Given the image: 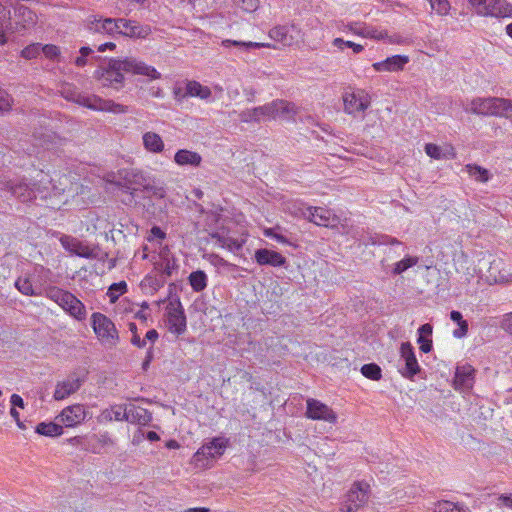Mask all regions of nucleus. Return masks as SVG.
<instances>
[{
	"mask_svg": "<svg viewBox=\"0 0 512 512\" xmlns=\"http://www.w3.org/2000/svg\"><path fill=\"white\" fill-rule=\"evenodd\" d=\"M38 184L31 187L24 179L0 181V189L11 192L21 202H29L40 197L41 199H52L61 196L70 182L66 176L59 178V185L55 184V176L48 177V174L40 171L37 174Z\"/></svg>",
	"mask_w": 512,
	"mask_h": 512,
	"instance_id": "1",
	"label": "nucleus"
},
{
	"mask_svg": "<svg viewBox=\"0 0 512 512\" xmlns=\"http://www.w3.org/2000/svg\"><path fill=\"white\" fill-rule=\"evenodd\" d=\"M123 73L146 76L150 80L161 78L156 68L134 57L111 59L107 68L97 71V77L103 86L118 89L124 82Z\"/></svg>",
	"mask_w": 512,
	"mask_h": 512,
	"instance_id": "2",
	"label": "nucleus"
},
{
	"mask_svg": "<svg viewBox=\"0 0 512 512\" xmlns=\"http://www.w3.org/2000/svg\"><path fill=\"white\" fill-rule=\"evenodd\" d=\"M61 96L67 101L77 103L94 111L109 112L113 114H125L129 111L128 106L116 103L112 100L103 99L97 95L84 94L71 84H65L60 90Z\"/></svg>",
	"mask_w": 512,
	"mask_h": 512,
	"instance_id": "3",
	"label": "nucleus"
},
{
	"mask_svg": "<svg viewBox=\"0 0 512 512\" xmlns=\"http://www.w3.org/2000/svg\"><path fill=\"white\" fill-rule=\"evenodd\" d=\"M44 296L55 302L73 319L77 321H84L87 318L85 305L70 291L57 286H47L44 289Z\"/></svg>",
	"mask_w": 512,
	"mask_h": 512,
	"instance_id": "4",
	"label": "nucleus"
},
{
	"mask_svg": "<svg viewBox=\"0 0 512 512\" xmlns=\"http://www.w3.org/2000/svg\"><path fill=\"white\" fill-rule=\"evenodd\" d=\"M109 183L124 187L127 190L137 191L140 189H150L151 177L148 173L137 168H123L117 173L107 174L105 177Z\"/></svg>",
	"mask_w": 512,
	"mask_h": 512,
	"instance_id": "5",
	"label": "nucleus"
},
{
	"mask_svg": "<svg viewBox=\"0 0 512 512\" xmlns=\"http://www.w3.org/2000/svg\"><path fill=\"white\" fill-rule=\"evenodd\" d=\"M291 212L298 217L308 219L310 222L323 227H333L338 224V217L329 209L323 207L307 206L301 201L292 204Z\"/></svg>",
	"mask_w": 512,
	"mask_h": 512,
	"instance_id": "6",
	"label": "nucleus"
},
{
	"mask_svg": "<svg viewBox=\"0 0 512 512\" xmlns=\"http://www.w3.org/2000/svg\"><path fill=\"white\" fill-rule=\"evenodd\" d=\"M91 325L94 333L104 346L113 348L118 344V330L112 320L106 315L100 312L93 313L91 316Z\"/></svg>",
	"mask_w": 512,
	"mask_h": 512,
	"instance_id": "7",
	"label": "nucleus"
},
{
	"mask_svg": "<svg viewBox=\"0 0 512 512\" xmlns=\"http://www.w3.org/2000/svg\"><path fill=\"white\" fill-rule=\"evenodd\" d=\"M507 105H510L509 99L505 98H477L471 101L469 110L479 115L503 117L506 115Z\"/></svg>",
	"mask_w": 512,
	"mask_h": 512,
	"instance_id": "8",
	"label": "nucleus"
},
{
	"mask_svg": "<svg viewBox=\"0 0 512 512\" xmlns=\"http://www.w3.org/2000/svg\"><path fill=\"white\" fill-rule=\"evenodd\" d=\"M166 327L176 337L183 335L187 330V319L183 305L179 299L172 300L166 307Z\"/></svg>",
	"mask_w": 512,
	"mask_h": 512,
	"instance_id": "9",
	"label": "nucleus"
},
{
	"mask_svg": "<svg viewBox=\"0 0 512 512\" xmlns=\"http://www.w3.org/2000/svg\"><path fill=\"white\" fill-rule=\"evenodd\" d=\"M228 441L223 437L213 438L210 442L202 445L193 456V461L197 467H207L209 461L223 455Z\"/></svg>",
	"mask_w": 512,
	"mask_h": 512,
	"instance_id": "10",
	"label": "nucleus"
},
{
	"mask_svg": "<svg viewBox=\"0 0 512 512\" xmlns=\"http://www.w3.org/2000/svg\"><path fill=\"white\" fill-rule=\"evenodd\" d=\"M338 30L343 33H352L354 35L373 39V40H384L387 38V31L380 27L372 26L361 21H352L348 23L341 22L337 26Z\"/></svg>",
	"mask_w": 512,
	"mask_h": 512,
	"instance_id": "11",
	"label": "nucleus"
},
{
	"mask_svg": "<svg viewBox=\"0 0 512 512\" xmlns=\"http://www.w3.org/2000/svg\"><path fill=\"white\" fill-rule=\"evenodd\" d=\"M370 486L366 482H356L352 485L343 503L342 512H357L369 500Z\"/></svg>",
	"mask_w": 512,
	"mask_h": 512,
	"instance_id": "12",
	"label": "nucleus"
},
{
	"mask_svg": "<svg viewBox=\"0 0 512 512\" xmlns=\"http://www.w3.org/2000/svg\"><path fill=\"white\" fill-rule=\"evenodd\" d=\"M86 29L90 33L115 37L117 35V18L102 17L98 15L89 16L85 22Z\"/></svg>",
	"mask_w": 512,
	"mask_h": 512,
	"instance_id": "13",
	"label": "nucleus"
},
{
	"mask_svg": "<svg viewBox=\"0 0 512 512\" xmlns=\"http://www.w3.org/2000/svg\"><path fill=\"white\" fill-rule=\"evenodd\" d=\"M117 26V35L131 39H146L152 31L149 25L126 18H117Z\"/></svg>",
	"mask_w": 512,
	"mask_h": 512,
	"instance_id": "14",
	"label": "nucleus"
},
{
	"mask_svg": "<svg viewBox=\"0 0 512 512\" xmlns=\"http://www.w3.org/2000/svg\"><path fill=\"white\" fill-rule=\"evenodd\" d=\"M87 411L82 404H73L65 407L57 416V422L67 428H73L85 421Z\"/></svg>",
	"mask_w": 512,
	"mask_h": 512,
	"instance_id": "15",
	"label": "nucleus"
},
{
	"mask_svg": "<svg viewBox=\"0 0 512 512\" xmlns=\"http://www.w3.org/2000/svg\"><path fill=\"white\" fill-rule=\"evenodd\" d=\"M269 37L284 46H291L301 39V30L294 24L278 25L269 31Z\"/></svg>",
	"mask_w": 512,
	"mask_h": 512,
	"instance_id": "16",
	"label": "nucleus"
},
{
	"mask_svg": "<svg viewBox=\"0 0 512 512\" xmlns=\"http://www.w3.org/2000/svg\"><path fill=\"white\" fill-rule=\"evenodd\" d=\"M344 111L351 115L363 113L371 103L370 96L364 91L346 92L343 95Z\"/></svg>",
	"mask_w": 512,
	"mask_h": 512,
	"instance_id": "17",
	"label": "nucleus"
},
{
	"mask_svg": "<svg viewBox=\"0 0 512 512\" xmlns=\"http://www.w3.org/2000/svg\"><path fill=\"white\" fill-rule=\"evenodd\" d=\"M400 357L404 361V368L400 369V373L407 379L413 377L420 371L414 348L410 342H403L400 346Z\"/></svg>",
	"mask_w": 512,
	"mask_h": 512,
	"instance_id": "18",
	"label": "nucleus"
},
{
	"mask_svg": "<svg viewBox=\"0 0 512 512\" xmlns=\"http://www.w3.org/2000/svg\"><path fill=\"white\" fill-rule=\"evenodd\" d=\"M306 415L310 419L323 420L330 424H334L337 421L336 413L329 406L312 398L307 400Z\"/></svg>",
	"mask_w": 512,
	"mask_h": 512,
	"instance_id": "19",
	"label": "nucleus"
},
{
	"mask_svg": "<svg viewBox=\"0 0 512 512\" xmlns=\"http://www.w3.org/2000/svg\"><path fill=\"white\" fill-rule=\"evenodd\" d=\"M84 382V378L79 377L76 373L70 374L62 381H58L53 393V398L57 401L64 400L70 395L76 393Z\"/></svg>",
	"mask_w": 512,
	"mask_h": 512,
	"instance_id": "20",
	"label": "nucleus"
},
{
	"mask_svg": "<svg viewBox=\"0 0 512 512\" xmlns=\"http://www.w3.org/2000/svg\"><path fill=\"white\" fill-rule=\"evenodd\" d=\"M155 269L165 278L177 273L179 264L168 247H163L159 252V260L155 263Z\"/></svg>",
	"mask_w": 512,
	"mask_h": 512,
	"instance_id": "21",
	"label": "nucleus"
},
{
	"mask_svg": "<svg viewBox=\"0 0 512 512\" xmlns=\"http://www.w3.org/2000/svg\"><path fill=\"white\" fill-rule=\"evenodd\" d=\"M254 260L260 266L283 267L287 263L281 253L267 248L257 249L254 253Z\"/></svg>",
	"mask_w": 512,
	"mask_h": 512,
	"instance_id": "22",
	"label": "nucleus"
},
{
	"mask_svg": "<svg viewBox=\"0 0 512 512\" xmlns=\"http://www.w3.org/2000/svg\"><path fill=\"white\" fill-rule=\"evenodd\" d=\"M408 62L409 57L406 55H393L373 63L372 67L376 72H398L402 71Z\"/></svg>",
	"mask_w": 512,
	"mask_h": 512,
	"instance_id": "23",
	"label": "nucleus"
},
{
	"mask_svg": "<svg viewBox=\"0 0 512 512\" xmlns=\"http://www.w3.org/2000/svg\"><path fill=\"white\" fill-rule=\"evenodd\" d=\"M482 17L512 18V4L507 0H490Z\"/></svg>",
	"mask_w": 512,
	"mask_h": 512,
	"instance_id": "24",
	"label": "nucleus"
},
{
	"mask_svg": "<svg viewBox=\"0 0 512 512\" xmlns=\"http://www.w3.org/2000/svg\"><path fill=\"white\" fill-rule=\"evenodd\" d=\"M488 272L496 283H512V266H505L502 259L491 261Z\"/></svg>",
	"mask_w": 512,
	"mask_h": 512,
	"instance_id": "25",
	"label": "nucleus"
},
{
	"mask_svg": "<svg viewBox=\"0 0 512 512\" xmlns=\"http://www.w3.org/2000/svg\"><path fill=\"white\" fill-rule=\"evenodd\" d=\"M60 242L66 251L76 256L87 259L93 256L92 249L88 245L84 244L83 242L79 241L74 237L63 236L61 237Z\"/></svg>",
	"mask_w": 512,
	"mask_h": 512,
	"instance_id": "26",
	"label": "nucleus"
},
{
	"mask_svg": "<svg viewBox=\"0 0 512 512\" xmlns=\"http://www.w3.org/2000/svg\"><path fill=\"white\" fill-rule=\"evenodd\" d=\"M271 112H270V118L271 119H290L296 114V107L293 103H290L286 100H274L270 102Z\"/></svg>",
	"mask_w": 512,
	"mask_h": 512,
	"instance_id": "27",
	"label": "nucleus"
},
{
	"mask_svg": "<svg viewBox=\"0 0 512 512\" xmlns=\"http://www.w3.org/2000/svg\"><path fill=\"white\" fill-rule=\"evenodd\" d=\"M9 0H0V45L7 43V34L12 30Z\"/></svg>",
	"mask_w": 512,
	"mask_h": 512,
	"instance_id": "28",
	"label": "nucleus"
},
{
	"mask_svg": "<svg viewBox=\"0 0 512 512\" xmlns=\"http://www.w3.org/2000/svg\"><path fill=\"white\" fill-rule=\"evenodd\" d=\"M152 420V414L145 408L128 405L126 406V421L140 426L148 425Z\"/></svg>",
	"mask_w": 512,
	"mask_h": 512,
	"instance_id": "29",
	"label": "nucleus"
},
{
	"mask_svg": "<svg viewBox=\"0 0 512 512\" xmlns=\"http://www.w3.org/2000/svg\"><path fill=\"white\" fill-rule=\"evenodd\" d=\"M271 107L270 103L262 106L246 109L241 112L240 119L242 122H260L261 120H271L270 118Z\"/></svg>",
	"mask_w": 512,
	"mask_h": 512,
	"instance_id": "30",
	"label": "nucleus"
},
{
	"mask_svg": "<svg viewBox=\"0 0 512 512\" xmlns=\"http://www.w3.org/2000/svg\"><path fill=\"white\" fill-rule=\"evenodd\" d=\"M174 162L180 167H199L202 156L195 151L179 149L174 155Z\"/></svg>",
	"mask_w": 512,
	"mask_h": 512,
	"instance_id": "31",
	"label": "nucleus"
},
{
	"mask_svg": "<svg viewBox=\"0 0 512 512\" xmlns=\"http://www.w3.org/2000/svg\"><path fill=\"white\" fill-rule=\"evenodd\" d=\"M474 380V369L469 365L457 367L454 377L456 389L467 390L472 388Z\"/></svg>",
	"mask_w": 512,
	"mask_h": 512,
	"instance_id": "32",
	"label": "nucleus"
},
{
	"mask_svg": "<svg viewBox=\"0 0 512 512\" xmlns=\"http://www.w3.org/2000/svg\"><path fill=\"white\" fill-rule=\"evenodd\" d=\"M142 145L144 149L153 154H159L164 151L165 144L162 137L153 131H147L142 135Z\"/></svg>",
	"mask_w": 512,
	"mask_h": 512,
	"instance_id": "33",
	"label": "nucleus"
},
{
	"mask_svg": "<svg viewBox=\"0 0 512 512\" xmlns=\"http://www.w3.org/2000/svg\"><path fill=\"white\" fill-rule=\"evenodd\" d=\"M212 92L208 86H204L198 81L191 80L186 82V87L182 97H197L202 100H209Z\"/></svg>",
	"mask_w": 512,
	"mask_h": 512,
	"instance_id": "34",
	"label": "nucleus"
},
{
	"mask_svg": "<svg viewBox=\"0 0 512 512\" xmlns=\"http://www.w3.org/2000/svg\"><path fill=\"white\" fill-rule=\"evenodd\" d=\"M432 325L426 323L418 328L417 343L423 353H429L432 350Z\"/></svg>",
	"mask_w": 512,
	"mask_h": 512,
	"instance_id": "35",
	"label": "nucleus"
},
{
	"mask_svg": "<svg viewBox=\"0 0 512 512\" xmlns=\"http://www.w3.org/2000/svg\"><path fill=\"white\" fill-rule=\"evenodd\" d=\"M100 422L126 421V406L113 405L101 412Z\"/></svg>",
	"mask_w": 512,
	"mask_h": 512,
	"instance_id": "36",
	"label": "nucleus"
},
{
	"mask_svg": "<svg viewBox=\"0 0 512 512\" xmlns=\"http://www.w3.org/2000/svg\"><path fill=\"white\" fill-rule=\"evenodd\" d=\"M188 283L194 292H201L208 285V276L203 270H196L188 276Z\"/></svg>",
	"mask_w": 512,
	"mask_h": 512,
	"instance_id": "37",
	"label": "nucleus"
},
{
	"mask_svg": "<svg viewBox=\"0 0 512 512\" xmlns=\"http://www.w3.org/2000/svg\"><path fill=\"white\" fill-rule=\"evenodd\" d=\"M211 236L216 240L217 246L232 252L240 250L244 244V241L220 235L219 233H214Z\"/></svg>",
	"mask_w": 512,
	"mask_h": 512,
	"instance_id": "38",
	"label": "nucleus"
},
{
	"mask_svg": "<svg viewBox=\"0 0 512 512\" xmlns=\"http://www.w3.org/2000/svg\"><path fill=\"white\" fill-rule=\"evenodd\" d=\"M15 287L19 292L26 296H40L44 292L37 286H34L29 278H18L15 281Z\"/></svg>",
	"mask_w": 512,
	"mask_h": 512,
	"instance_id": "39",
	"label": "nucleus"
},
{
	"mask_svg": "<svg viewBox=\"0 0 512 512\" xmlns=\"http://www.w3.org/2000/svg\"><path fill=\"white\" fill-rule=\"evenodd\" d=\"M36 432L48 437L60 436L63 434V426L59 422H41L37 425Z\"/></svg>",
	"mask_w": 512,
	"mask_h": 512,
	"instance_id": "40",
	"label": "nucleus"
},
{
	"mask_svg": "<svg viewBox=\"0 0 512 512\" xmlns=\"http://www.w3.org/2000/svg\"><path fill=\"white\" fill-rule=\"evenodd\" d=\"M165 282L166 278L163 277L162 275H148L141 281V287L145 292L153 294L156 291H158L161 287H163Z\"/></svg>",
	"mask_w": 512,
	"mask_h": 512,
	"instance_id": "41",
	"label": "nucleus"
},
{
	"mask_svg": "<svg viewBox=\"0 0 512 512\" xmlns=\"http://www.w3.org/2000/svg\"><path fill=\"white\" fill-rule=\"evenodd\" d=\"M464 169L471 178L481 183L489 181L491 177L490 172L486 168L477 164H467Z\"/></svg>",
	"mask_w": 512,
	"mask_h": 512,
	"instance_id": "42",
	"label": "nucleus"
},
{
	"mask_svg": "<svg viewBox=\"0 0 512 512\" xmlns=\"http://www.w3.org/2000/svg\"><path fill=\"white\" fill-rule=\"evenodd\" d=\"M468 510V507L462 503L447 500L437 502L434 507V512H468Z\"/></svg>",
	"mask_w": 512,
	"mask_h": 512,
	"instance_id": "43",
	"label": "nucleus"
},
{
	"mask_svg": "<svg viewBox=\"0 0 512 512\" xmlns=\"http://www.w3.org/2000/svg\"><path fill=\"white\" fill-rule=\"evenodd\" d=\"M221 45L225 48H229L231 46H234L242 51H248L251 48H260V47H270L268 44L258 43V42H244V41H236V40H230L225 39L221 42Z\"/></svg>",
	"mask_w": 512,
	"mask_h": 512,
	"instance_id": "44",
	"label": "nucleus"
},
{
	"mask_svg": "<svg viewBox=\"0 0 512 512\" xmlns=\"http://www.w3.org/2000/svg\"><path fill=\"white\" fill-rule=\"evenodd\" d=\"M15 14L16 16H20L23 18V23H21V27L23 29H26L27 27L35 24L36 22L35 13L24 5H19L15 7Z\"/></svg>",
	"mask_w": 512,
	"mask_h": 512,
	"instance_id": "45",
	"label": "nucleus"
},
{
	"mask_svg": "<svg viewBox=\"0 0 512 512\" xmlns=\"http://www.w3.org/2000/svg\"><path fill=\"white\" fill-rule=\"evenodd\" d=\"M419 262V258L416 256H406L402 260L396 262L393 267V274L399 275L415 266Z\"/></svg>",
	"mask_w": 512,
	"mask_h": 512,
	"instance_id": "46",
	"label": "nucleus"
},
{
	"mask_svg": "<svg viewBox=\"0 0 512 512\" xmlns=\"http://www.w3.org/2000/svg\"><path fill=\"white\" fill-rule=\"evenodd\" d=\"M34 273L37 276L38 282L40 286L43 287V290L48 286V283H55L53 280V274L50 269L45 268L43 266H36L34 269Z\"/></svg>",
	"mask_w": 512,
	"mask_h": 512,
	"instance_id": "47",
	"label": "nucleus"
},
{
	"mask_svg": "<svg viewBox=\"0 0 512 512\" xmlns=\"http://www.w3.org/2000/svg\"><path fill=\"white\" fill-rule=\"evenodd\" d=\"M369 243L372 245L402 246V243L398 239L385 234H375L374 236H371Z\"/></svg>",
	"mask_w": 512,
	"mask_h": 512,
	"instance_id": "48",
	"label": "nucleus"
},
{
	"mask_svg": "<svg viewBox=\"0 0 512 512\" xmlns=\"http://www.w3.org/2000/svg\"><path fill=\"white\" fill-rule=\"evenodd\" d=\"M431 10L439 16H446L449 14L451 4L449 0H428Z\"/></svg>",
	"mask_w": 512,
	"mask_h": 512,
	"instance_id": "49",
	"label": "nucleus"
},
{
	"mask_svg": "<svg viewBox=\"0 0 512 512\" xmlns=\"http://www.w3.org/2000/svg\"><path fill=\"white\" fill-rule=\"evenodd\" d=\"M361 373L368 379L379 380L382 376L381 368L375 363L365 364L361 367Z\"/></svg>",
	"mask_w": 512,
	"mask_h": 512,
	"instance_id": "50",
	"label": "nucleus"
},
{
	"mask_svg": "<svg viewBox=\"0 0 512 512\" xmlns=\"http://www.w3.org/2000/svg\"><path fill=\"white\" fill-rule=\"evenodd\" d=\"M127 291V283L125 281H120L117 283H113L108 289V296L111 302L116 301L121 295H123Z\"/></svg>",
	"mask_w": 512,
	"mask_h": 512,
	"instance_id": "51",
	"label": "nucleus"
},
{
	"mask_svg": "<svg viewBox=\"0 0 512 512\" xmlns=\"http://www.w3.org/2000/svg\"><path fill=\"white\" fill-rule=\"evenodd\" d=\"M41 52L45 55L46 58L51 60H57L58 62L62 61L60 56V49L56 45L47 44L41 45Z\"/></svg>",
	"mask_w": 512,
	"mask_h": 512,
	"instance_id": "52",
	"label": "nucleus"
},
{
	"mask_svg": "<svg viewBox=\"0 0 512 512\" xmlns=\"http://www.w3.org/2000/svg\"><path fill=\"white\" fill-rule=\"evenodd\" d=\"M233 4L245 12H254L259 6V0H232Z\"/></svg>",
	"mask_w": 512,
	"mask_h": 512,
	"instance_id": "53",
	"label": "nucleus"
},
{
	"mask_svg": "<svg viewBox=\"0 0 512 512\" xmlns=\"http://www.w3.org/2000/svg\"><path fill=\"white\" fill-rule=\"evenodd\" d=\"M41 53V44L33 43L27 47H25L21 51V56L25 59L31 60L36 58Z\"/></svg>",
	"mask_w": 512,
	"mask_h": 512,
	"instance_id": "54",
	"label": "nucleus"
},
{
	"mask_svg": "<svg viewBox=\"0 0 512 512\" xmlns=\"http://www.w3.org/2000/svg\"><path fill=\"white\" fill-rule=\"evenodd\" d=\"M490 0H467L470 9L478 16H483V11L487 8Z\"/></svg>",
	"mask_w": 512,
	"mask_h": 512,
	"instance_id": "55",
	"label": "nucleus"
},
{
	"mask_svg": "<svg viewBox=\"0 0 512 512\" xmlns=\"http://www.w3.org/2000/svg\"><path fill=\"white\" fill-rule=\"evenodd\" d=\"M79 52L80 56L75 58L74 63L78 67H84L88 63V56L93 54L94 51L88 46H83Z\"/></svg>",
	"mask_w": 512,
	"mask_h": 512,
	"instance_id": "56",
	"label": "nucleus"
},
{
	"mask_svg": "<svg viewBox=\"0 0 512 512\" xmlns=\"http://www.w3.org/2000/svg\"><path fill=\"white\" fill-rule=\"evenodd\" d=\"M425 152L428 156H430L431 158H434V159H440L442 157L441 148L436 144H432V143L426 144Z\"/></svg>",
	"mask_w": 512,
	"mask_h": 512,
	"instance_id": "57",
	"label": "nucleus"
},
{
	"mask_svg": "<svg viewBox=\"0 0 512 512\" xmlns=\"http://www.w3.org/2000/svg\"><path fill=\"white\" fill-rule=\"evenodd\" d=\"M11 107V98L9 94L0 88V111H8Z\"/></svg>",
	"mask_w": 512,
	"mask_h": 512,
	"instance_id": "58",
	"label": "nucleus"
},
{
	"mask_svg": "<svg viewBox=\"0 0 512 512\" xmlns=\"http://www.w3.org/2000/svg\"><path fill=\"white\" fill-rule=\"evenodd\" d=\"M458 328L453 331V336L457 339L465 337L468 333V322L466 320L458 324Z\"/></svg>",
	"mask_w": 512,
	"mask_h": 512,
	"instance_id": "59",
	"label": "nucleus"
},
{
	"mask_svg": "<svg viewBox=\"0 0 512 512\" xmlns=\"http://www.w3.org/2000/svg\"><path fill=\"white\" fill-rule=\"evenodd\" d=\"M265 236L271 238V239H274L275 241H277L278 243H282V244H287L288 243V240L285 236L281 235V234H278L276 233L273 229L269 228V229H266L265 232H264Z\"/></svg>",
	"mask_w": 512,
	"mask_h": 512,
	"instance_id": "60",
	"label": "nucleus"
},
{
	"mask_svg": "<svg viewBox=\"0 0 512 512\" xmlns=\"http://www.w3.org/2000/svg\"><path fill=\"white\" fill-rule=\"evenodd\" d=\"M501 328L512 334V312L504 315V318L501 322Z\"/></svg>",
	"mask_w": 512,
	"mask_h": 512,
	"instance_id": "61",
	"label": "nucleus"
},
{
	"mask_svg": "<svg viewBox=\"0 0 512 512\" xmlns=\"http://www.w3.org/2000/svg\"><path fill=\"white\" fill-rule=\"evenodd\" d=\"M207 259L214 266H226L228 264L226 260H224L222 257H220L217 254H209L207 256Z\"/></svg>",
	"mask_w": 512,
	"mask_h": 512,
	"instance_id": "62",
	"label": "nucleus"
},
{
	"mask_svg": "<svg viewBox=\"0 0 512 512\" xmlns=\"http://www.w3.org/2000/svg\"><path fill=\"white\" fill-rule=\"evenodd\" d=\"M352 41H346L342 38H335L332 42L333 46L338 48L341 51H344L345 48H350Z\"/></svg>",
	"mask_w": 512,
	"mask_h": 512,
	"instance_id": "63",
	"label": "nucleus"
},
{
	"mask_svg": "<svg viewBox=\"0 0 512 512\" xmlns=\"http://www.w3.org/2000/svg\"><path fill=\"white\" fill-rule=\"evenodd\" d=\"M498 500L506 507L512 509V494H501Z\"/></svg>",
	"mask_w": 512,
	"mask_h": 512,
	"instance_id": "64",
	"label": "nucleus"
}]
</instances>
